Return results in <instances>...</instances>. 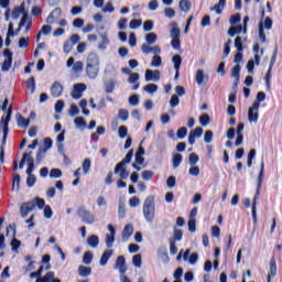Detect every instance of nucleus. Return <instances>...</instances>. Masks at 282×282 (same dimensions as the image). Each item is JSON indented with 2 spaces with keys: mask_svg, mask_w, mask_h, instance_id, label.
<instances>
[{
  "mask_svg": "<svg viewBox=\"0 0 282 282\" xmlns=\"http://www.w3.org/2000/svg\"><path fill=\"white\" fill-rule=\"evenodd\" d=\"M264 175H265V162L263 161V159H261L260 172L257 178V189H256V195L253 197V204H252V218L254 223H257V199H259V195L261 194V186L263 184Z\"/></svg>",
  "mask_w": 282,
  "mask_h": 282,
  "instance_id": "f257e3e1",
  "label": "nucleus"
},
{
  "mask_svg": "<svg viewBox=\"0 0 282 282\" xmlns=\"http://www.w3.org/2000/svg\"><path fill=\"white\" fill-rule=\"evenodd\" d=\"M36 206L43 210V208H45V199L36 197L30 202L23 203L20 207L21 217H28Z\"/></svg>",
  "mask_w": 282,
  "mask_h": 282,
  "instance_id": "f03ea898",
  "label": "nucleus"
},
{
  "mask_svg": "<svg viewBox=\"0 0 282 282\" xmlns=\"http://www.w3.org/2000/svg\"><path fill=\"white\" fill-rule=\"evenodd\" d=\"M143 217L148 224H153L155 219V197L148 196L143 203Z\"/></svg>",
  "mask_w": 282,
  "mask_h": 282,
  "instance_id": "7ed1b4c3",
  "label": "nucleus"
},
{
  "mask_svg": "<svg viewBox=\"0 0 282 282\" xmlns=\"http://www.w3.org/2000/svg\"><path fill=\"white\" fill-rule=\"evenodd\" d=\"M77 215L78 217H80L84 224H96V216L91 212L87 210V208H85L84 206L77 209Z\"/></svg>",
  "mask_w": 282,
  "mask_h": 282,
  "instance_id": "20e7f679",
  "label": "nucleus"
},
{
  "mask_svg": "<svg viewBox=\"0 0 282 282\" xmlns=\"http://www.w3.org/2000/svg\"><path fill=\"white\" fill-rule=\"evenodd\" d=\"M259 104H252V106L248 110V120L249 122L257 124L259 122Z\"/></svg>",
  "mask_w": 282,
  "mask_h": 282,
  "instance_id": "39448f33",
  "label": "nucleus"
},
{
  "mask_svg": "<svg viewBox=\"0 0 282 282\" xmlns=\"http://www.w3.org/2000/svg\"><path fill=\"white\" fill-rule=\"evenodd\" d=\"M83 91H87V85L85 84H75L73 86L72 97L75 100L83 98Z\"/></svg>",
  "mask_w": 282,
  "mask_h": 282,
  "instance_id": "423d86ee",
  "label": "nucleus"
},
{
  "mask_svg": "<svg viewBox=\"0 0 282 282\" xmlns=\"http://www.w3.org/2000/svg\"><path fill=\"white\" fill-rule=\"evenodd\" d=\"M10 118H12V106L9 107L7 117H2L1 119L3 126V142H6V138H8V124H10Z\"/></svg>",
  "mask_w": 282,
  "mask_h": 282,
  "instance_id": "0eeeda50",
  "label": "nucleus"
},
{
  "mask_svg": "<svg viewBox=\"0 0 282 282\" xmlns=\"http://www.w3.org/2000/svg\"><path fill=\"white\" fill-rule=\"evenodd\" d=\"M109 234L106 235V246L107 248H113V242L116 241V228L113 225H108Z\"/></svg>",
  "mask_w": 282,
  "mask_h": 282,
  "instance_id": "6e6552de",
  "label": "nucleus"
},
{
  "mask_svg": "<svg viewBox=\"0 0 282 282\" xmlns=\"http://www.w3.org/2000/svg\"><path fill=\"white\" fill-rule=\"evenodd\" d=\"M276 259L274 257L271 258L269 262V273L267 275V282H272V279L276 276Z\"/></svg>",
  "mask_w": 282,
  "mask_h": 282,
  "instance_id": "1a4fd4ad",
  "label": "nucleus"
},
{
  "mask_svg": "<svg viewBox=\"0 0 282 282\" xmlns=\"http://www.w3.org/2000/svg\"><path fill=\"white\" fill-rule=\"evenodd\" d=\"M3 55L6 56V59L2 64V70L10 72V67H12V52H10V50H4Z\"/></svg>",
  "mask_w": 282,
  "mask_h": 282,
  "instance_id": "9d476101",
  "label": "nucleus"
},
{
  "mask_svg": "<svg viewBox=\"0 0 282 282\" xmlns=\"http://www.w3.org/2000/svg\"><path fill=\"white\" fill-rule=\"evenodd\" d=\"M151 80L153 83H158V80H160V70H158V69H155V70L147 69L145 70V82L151 83Z\"/></svg>",
  "mask_w": 282,
  "mask_h": 282,
  "instance_id": "9b49d317",
  "label": "nucleus"
},
{
  "mask_svg": "<svg viewBox=\"0 0 282 282\" xmlns=\"http://www.w3.org/2000/svg\"><path fill=\"white\" fill-rule=\"evenodd\" d=\"M28 13V10L25 9V2H22L19 7H15L12 12H11V17L12 19L17 20L19 19V17H22Z\"/></svg>",
  "mask_w": 282,
  "mask_h": 282,
  "instance_id": "f8f14e48",
  "label": "nucleus"
},
{
  "mask_svg": "<svg viewBox=\"0 0 282 282\" xmlns=\"http://www.w3.org/2000/svg\"><path fill=\"white\" fill-rule=\"evenodd\" d=\"M141 51L143 52V54H162V48H160L158 45L150 46L147 43L142 44Z\"/></svg>",
  "mask_w": 282,
  "mask_h": 282,
  "instance_id": "ddd939ff",
  "label": "nucleus"
},
{
  "mask_svg": "<svg viewBox=\"0 0 282 282\" xmlns=\"http://www.w3.org/2000/svg\"><path fill=\"white\" fill-rule=\"evenodd\" d=\"M115 270H119L120 274L127 272V262L123 256H119L116 260Z\"/></svg>",
  "mask_w": 282,
  "mask_h": 282,
  "instance_id": "4468645a",
  "label": "nucleus"
},
{
  "mask_svg": "<svg viewBox=\"0 0 282 282\" xmlns=\"http://www.w3.org/2000/svg\"><path fill=\"white\" fill-rule=\"evenodd\" d=\"M61 14H63V11L61 8H56L54 11L50 13V15L46 18V23L47 25H52L54 21L57 19H61Z\"/></svg>",
  "mask_w": 282,
  "mask_h": 282,
  "instance_id": "2eb2a0df",
  "label": "nucleus"
},
{
  "mask_svg": "<svg viewBox=\"0 0 282 282\" xmlns=\"http://www.w3.org/2000/svg\"><path fill=\"white\" fill-rule=\"evenodd\" d=\"M51 94L53 98H61V96H63V85H61L58 82H55L51 87Z\"/></svg>",
  "mask_w": 282,
  "mask_h": 282,
  "instance_id": "dca6fc26",
  "label": "nucleus"
},
{
  "mask_svg": "<svg viewBox=\"0 0 282 282\" xmlns=\"http://www.w3.org/2000/svg\"><path fill=\"white\" fill-rule=\"evenodd\" d=\"M99 72L100 66H86V74L91 80H95V78L98 77Z\"/></svg>",
  "mask_w": 282,
  "mask_h": 282,
  "instance_id": "f3484780",
  "label": "nucleus"
},
{
  "mask_svg": "<svg viewBox=\"0 0 282 282\" xmlns=\"http://www.w3.org/2000/svg\"><path fill=\"white\" fill-rule=\"evenodd\" d=\"M86 66H100V57L96 53H90L87 56Z\"/></svg>",
  "mask_w": 282,
  "mask_h": 282,
  "instance_id": "a211bd4d",
  "label": "nucleus"
},
{
  "mask_svg": "<svg viewBox=\"0 0 282 282\" xmlns=\"http://www.w3.org/2000/svg\"><path fill=\"white\" fill-rule=\"evenodd\" d=\"M241 76V66L239 64H236L231 68V77L235 78L234 85L237 87L239 85V78Z\"/></svg>",
  "mask_w": 282,
  "mask_h": 282,
  "instance_id": "6ab92c4d",
  "label": "nucleus"
},
{
  "mask_svg": "<svg viewBox=\"0 0 282 282\" xmlns=\"http://www.w3.org/2000/svg\"><path fill=\"white\" fill-rule=\"evenodd\" d=\"M133 158V150H130L128 153H127V155H126V158L120 162V163H118L117 165H116V167H115V174H118V169L120 167V166H127V164H129L130 162H131V159Z\"/></svg>",
  "mask_w": 282,
  "mask_h": 282,
  "instance_id": "aec40b11",
  "label": "nucleus"
},
{
  "mask_svg": "<svg viewBox=\"0 0 282 282\" xmlns=\"http://www.w3.org/2000/svg\"><path fill=\"white\" fill-rule=\"evenodd\" d=\"M134 164H139V166H147L144 164V148L140 147L138 149V152L135 153V161H134Z\"/></svg>",
  "mask_w": 282,
  "mask_h": 282,
  "instance_id": "412c9836",
  "label": "nucleus"
},
{
  "mask_svg": "<svg viewBox=\"0 0 282 282\" xmlns=\"http://www.w3.org/2000/svg\"><path fill=\"white\" fill-rule=\"evenodd\" d=\"M111 257H113V250L111 249H107L101 258H100V261H99V264L105 268V265H107V262L109 261V259H111Z\"/></svg>",
  "mask_w": 282,
  "mask_h": 282,
  "instance_id": "4be33fe9",
  "label": "nucleus"
},
{
  "mask_svg": "<svg viewBox=\"0 0 282 282\" xmlns=\"http://www.w3.org/2000/svg\"><path fill=\"white\" fill-rule=\"evenodd\" d=\"M195 78H196L197 85H204V84L208 83V79H209L208 75H204V70H202V69H198L196 72Z\"/></svg>",
  "mask_w": 282,
  "mask_h": 282,
  "instance_id": "5701e85b",
  "label": "nucleus"
},
{
  "mask_svg": "<svg viewBox=\"0 0 282 282\" xmlns=\"http://www.w3.org/2000/svg\"><path fill=\"white\" fill-rule=\"evenodd\" d=\"M131 235H133V225L128 224L126 225L121 234L123 241H129V237H131Z\"/></svg>",
  "mask_w": 282,
  "mask_h": 282,
  "instance_id": "b1692460",
  "label": "nucleus"
},
{
  "mask_svg": "<svg viewBox=\"0 0 282 282\" xmlns=\"http://www.w3.org/2000/svg\"><path fill=\"white\" fill-rule=\"evenodd\" d=\"M15 120L18 122V127L28 129L30 127V119H25L21 113H17Z\"/></svg>",
  "mask_w": 282,
  "mask_h": 282,
  "instance_id": "393cba45",
  "label": "nucleus"
},
{
  "mask_svg": "<svg viewBox=\"0 0 282 282\" xmlns=\"http://www.w3.org/2000/svg\"><path fill=\"white\" fill-rule=\"evenodd\" d=\"M224 8H226V0H219L218 3L210 8V11H215L216 14H221V10H224Z\"/></svg>",
  "mask_w": 282,
  "mask_h": 282,
  "instance_id": "a878e982",
  "label": "nucleus"
},
{
  "mask_svg": "<svg viewBox=\"0 0 282 282\" xmlns=\"http://www.w3.org/2000/svg\"><path fill=\"white\" fill-rule=\"evenodd\" d=\"M52 144H54L52 139L45 138L43 147H40V149L42 150V153H47V151H50V149H52Z\"/></svg>",
  "mask_w": 282,
  "mask_h": 282,
  "instance_id": "bb28decb",
  "label": "nucleus"
},
{
  "mask_svg": "<svg viewBox=\"0 0 282 282\" xmlns=\"http://www.w3.org/2000/svg\"><path fill=\"white\" fill-rule=\"evenodd\" d=\"M116 89V79H110L105 85V91L106 94H113V90Z\"/></svg>",
  "mask_w": 282,
  "mask_h": 282,
  "instance_id": "cd10ccee",
  "label": "nucleus"
},
{
  "mask_svg": "<svg viewBox=\"0 0 282 282\" xmlns=\"http://www.w3.org/2000/svg\"><path fill=\"white\" fill-rule=\"evenodd\" d=\"M118 215L120 219H124V216L127 215L124 200H119Z\"/></svg>",
  "mask_w": 282,
  "mask_h": 282,
  "instance_id": "c85d7f7f",
  "label": "nucleus"
},
{
  "mask_svg": "<svg viewBox=\"0 0 282 282\" xmlns=\"http://www.w3.org/2000/svg\"><path fill=\"white\" fill-rule=\"evenodd\" d=\"M87 243L88 246H90V248H98V243H100V240L98 239V236L93 235L87 239Z\"/></svg>",
  "mask_w": 282,
  "mask_h": 282,
  "instance_id": "c756f323",
  "label": "nucleus"
},
{
  "mask_svg": "<svg viewBox=\"0 0 282 282\" xmlns=\"http://www.w3.org/2000/svg\"><path fill=\"white\" fill-rule=\"evenodd\" d=\"M178 6H180V10H182V12H189L192 3L188 0H181Z\"/></svg>",
  "mask_w": 282,
  "mask_h": 282,
  "instance_id": "7c9ffc66",
  "label": "nucleus"
},
{
  "mask_svg": "<svg viewBox=\"0 0 282 282\" xmlns=\"http://www.w3.org/2000/svg\"><path fill=\"white\" fill-rule=\"evenodd\" d=\"M100 39L101 42L98 45L99 50H107V45H109V37H107V34L101 33Z\"/></svg>",
  "mask_w": 282,
  "mask_h": 282,
  "instance_id": "2f4dec72",
  "label": "nucleus"
},
{
  "mask_svg": "<svg viewBox=\"0 0 282 282\" xmlns=\"http://www.w3.org/2000/svg\"><path fill=\"white\" fill-rule=\"evenodd\" d=\"M84 175H87L91 171V159H85L82 165Z\"/></svg>",
  "mask_w": 282,
  "mask_h": 282,
  "instance_id": "473e14b6",
  "label": "nucleus"
},
{
  "mask_svg": "<svg viewBox=\"0 0 282 282\" xmlns=\"http://www.w3.org/2000/svg\"><path fill=\"white\" fill-rule=\"evenodd\" d=\"M54 278H55L54 272L50 271L45 274V276L36 279L35 282H52L54 281Z\"/></svg>",
  "mask_w": 282,
  "mask_h": 282,
  "instance_id": "72a5a7b5",
  "label": "nucleus"
},
{
  "mask_svg": "<svg viewBox=\"0 0 282 282\" xmlns=\"http://www.w3.org/2000/svg\"><path fill=\"white\" fill-rule=\"evenodd\" d=\"M78 274H79V276H89L91 274V268L85 267V265H79Z\"/></svg>",
  "mask_w": 282,
  "mask_h": 282,
  "instance_id": "f704fd0d",
  "label": "nucleus"
},
{
  "mask_svg": "<svg viewBox=\"0 0 282 282\" xmlns=\"http://www.w3.org/2000/svg\"><path fill=\"white\" fill-rule=\"evenodd\" d=\"M74 123L77 129H85L87 127V121H85V118L83 117L75 118Z\"/></svg>",
  "mask_w": 282,
  "mask_h": 282,
  "instance_id": "c9c22d12",
  "label": "nucleus"
},
{
  "mask_svg": "<svg viewBox=\"0 0 282 282\" xmlns=\"http://www.w3.org/2000/svg\"><path fill=\"white\" fill-rule=\"evenodd\" d=\"M119 177H121V180H127L129 177V172L127 171V166L122 165L120 167H118V173Z\"/></svg>",
  "mask_w": 282,
  "mask_h": 282,
  "instance_id": "e433bc0d",
  "label": "nucleus"
},
{
  "mask_svg": "<svg viewBox=\"0 0 282 282\" xmlns=\"http://www.w3.org/2000/svg\"><path fill=\"white\" fill-rule=\"evenodd\" d=\"M145 41H147V45H153V43H155V41H158V34L155 33H148L145 35Z\"/></svg>",
  "mask_w": 282,
  "mask_h": 282,
  "instance_id": "4c0bfd02",
  "label": "nucleus"
},
{
  "mask_svg": "<svg viewBox=\"0 0 282 282\" xmlns=\"http://www.w3.org/2000/svg\"><path fill=\"white\" fill-rule=\"evenodd\" d=\"M172 62L174 63L175 72H180V66L182 65V56L174 55L172 58Z\"/></svg>",
  "mask_w": 282,
  "mask_h": 282,
  "instance_id": "58836bf2",
  "label": "nucleus"
},
{
  "mask_svg": "<svg viewBox=\"0 0 282 282\" xmlns=\"http://www.w3.org/2000/svg\"><path fill=\"white\" fill-rule=\"evenodd\" d=\"M132 265H134V268H142V256L141 254H135L132 257Z\"/></svg>",
  "mask_w": 282,
  "mask_h": 282,
  "instance_id": "ea45409f",
  "label": "nucleus"
},
{
  "mask_svg": "<svg viewBox=\"0 0 282 282\" xmlns=\"http://www.w3.org/2000/svg\"><path fill=\"white\" fill-rule=\"evenodd\" d=\"M230 45H232V40H228L225 43V48L223 52V58H228V55L230 54Z\"/></svg>",
  "mask_w": 282,
  "mask_h": 282,
  "instance_id": "a19ab883",
  "label": "nucleus"
},
{
  "mask_svg": "<svg viewBox=\"0 0 282 282\" xmlns=\"http://www.w3.org/2000/svg\"><path fill=\"white\" fill-rule=\"evenodd\" d=\"M171 39H180V28H177V23H173V28L171 29Z\"/></svg>",
  "mask_w": 282,
  "mask_h": 282,
  "instance_id": "79ce46f5",
  "label": "nucleus"
},
{
  "mask_svg": "<svg viewBox=\"0 0 282 282\" xmlns=\"http://www.w3.org/2000/svg\"><path fill=\"white\" fill-rule=\"evenodd\" d=\"M50 177H54L55 180H58L63 177V172L61 169H52L50 172Z\"/></svg>",
  "mask_w": 282,
  "mask_h": 282,
  "instance_id": "37998d69",
  "label": "nucleus"
},
{
  "mask_svg": "<svg viewBox=\"0 0 282 282\" xmlns=\"http://www.w3.org/2000/svg\"><path fill=\"white\" fill-rule=\"evenodd\" d=\"M186 133H188V129L186 127H182L177 130L176 137L178 140H184L186 138Z\"/></svg>",
  "mask_w": 282,
  "mask_h": 282,
  "instance_id": "c03bdc74",
  "label": "nucleus"
},
{
  "mask_svg": "<svg viewBox=\"0 0 282 282\" xmlns=\"http://www.w3.org/2000/svg\"><path fill=\"white\" fill-rule=\"evenodd\" d=\"M143 89L148 94H155V93H158V85H155V84H148L147 86H144Z\"/></svg>",
  "mask_w": 282,
  "mask_h": 282,
  "instance_id": "a18cd8bd",
  "label": "nucleus"
},
{
  "mask_svg": "<svg viewBox=\"0 0 282 282\" xmlns=\"http://www.w3.org/2000/svg\"><path fill=\"white\" fill-rule=\"evenodd\" d=\"M182 237H183V232H182V229H177V227L174 228V231H173V240L174 241H182Z\"/></svg>",
  "mask_w": 282,
  "mask_h": 282,
  "instance_id": "49530a36",
  "label": "nucleus"
},
{
  "mask_svg": "<svg viewBox=\"0 0 282 282\" xmlns=\"http://www.w3.org/2000/svg\"><path fill=\"white\" fill-rule=\"evenodd\" d=\"M199 123L202 127H206L207 124H210V117L207 113H204L199 117Z\"/></svg>",
  "mask_w": 282,
  "mask_h": 282,
  "instance_id": "de8ad7c7",
  "label": "nucleus"
},
{
  "mask_svg": "<svg viewBox=\"0 0 282 282\" xmlns=\"http://www.w3.org/2000/svg\"><path fill=\"white\" fill-rule=\"evenodd\" d=\"M94 259V254L89 251L85 252L84 258H83V263H85V265H89V263H91Z\"/></svg>",
  "mask_w": 282,
  "mask_h": 282,
  "instance_id": "09e8293b",
  "label": "nucleus"
},
{
  "mask_svg": "<svg viewBox=\"0 0 282 282\" xmlns=\"http://www.w3.org/2000/svg\"><path fill=\"white\" fill-rule=\"evenodd\" d=\"M34 184H36V176L34 174H28L26 186H29V188H32Z\"/></svg>",
  "mask_w": 282,
  "mask_h": 282,
  "instance_id": "8fccbe9b",
  "label": "nucleus"
},
{
  "mask_svg": "<svg viewBox=\"0 0 282 282\" xmlns=\"http://www.w3.org/2000/svg\"><path fill=\"white\" fill-rule=\"evenodd\" d=\"M83 67H84L83 62H75V64L72 67V72L74 74H78V73H80L83 70Z\"/></svg>",
  "mask_w": 282,
  "mask_h": 282,
  "instance_id": "3c124183",
  "label": "nucleus"
},
{
  "mask_svg": "<svg viewBox=\"0 0 282 282\" xmlns=\"http://www.w3.org/2000/svg\"><path fill=\"white\" fill-rule=\"evenodd\" d=\"M162 65V57L160 55H154L151 62L152 67H160Z\"/></svg>",
  "mask_w": 282,
  "mask_h": 282,
  "instance_id": "603ef678",
  "label": "nucleus"
},
{
  "mask_svg": "<svg viewBox=\"0 0 282 282\" xmlns=\"http://www.w3.org/2000/svg\"><path fill=\"white\" fill-rule=\"evenodd\" d=\"M30 23V17L28 15V12L22 15V19L19 23V30H21L24 25H28Z\"/></svg>",
  "mask_w": 282,
  "mask_h": 282,
  "instance_id": "864d4df0",
  "label": "nucleus"
},
{
  "mask_svg": "<svg viewBox=\"0 0 282 282\" xmlns=\"http://www.w3.org/2000/svg\"><path fill=\"white\" fill-rule=\"evenodd\" d=\"M182 164V154H174L173 155V167L177 169Z\"/></svg>",
  "mask_w": 282,
  "mask_h": 282,
  "instance_id": "5fc2aeb1",
  "label": "nucleus"
},
{
  "mask_svg": "<svg viewBox=\"0 0 282 282\" xmlns=\"http://www.w3.org/2000/svg\"><path fill=\"white\" fill-rule=\"evenodd\" d=\"M142 25V20H131L130 21V30H138V28H140Z\"/></svg>",
  "mask_w": 282,
  "mask_h": 282,
  "instance_id": "6e6d98bb",
  "label": "nucleus"
},
{
  "mask_svg": "<svg viewBox=\"0 0 282 282\" xmlns=\"http://www.w3.org/2000/svg\"><path fill=\"white\" fill-rule=\"evenodd\" d=\"M33 155V152L30 151V152H25L23 154V160H25L26 164H30V163H34V158L32 156Z\"/></svg>",
  "mask_w": 282,
  "mask_h": 282,
  "instance_id": "4d7b16f0",
  "label": "nucleus"
},
{
  "mask_svg": "<svg viewBox=\"0 0 282 282\" xmlns=\"http://www.w3.org/2000/svg\"><path fill=\"white\" fill-rule=\"evenodd\" d=\"M263 100H265V93L260 91V93H258L253 105H261V102H263Z\"/></svg>",
  "mask_w": 282,
  "mask_h": 282,
  "instance_id": "13d9d810",
  "label": "nucleus"
},
{
  "mask_svg": "<svg viewBox=\"0 0 282 282\" xmlns=\"http://www.w3.org/2000/svg\"><path fill=\"white\" fill-rule=\"evenodd\" d=\"M188 162H189L191 166H195V164H197V162H199V156L195 153H192V154H189Z\"/></svg>",
  "mask_w": 282,
  "mask_h": 282,
  "instance_id": "bf43d9fd",
  "label": "nucleus"
},
{
  "mask_svg": "<svg viewBox=\"0 0 282 282\" xmlns=\"http://www.w3.org/2000/svg\"><path fill=\"white\" fill-rule=\"evenodd\" d=\"M102 12H109V13L116 12V8L113 7V3L107 2L102 8Z\"/></svg>",
  "mask_w": 282,
  "mask_h": 282,
  "instance_id": "052dcab7",
  "label": "nucleus"
},
{
  "mask_svg": "<svg viewBox=\"0 0 282 282\" xmlns=\"http://www.w3.org/2000/svg\"><path fill=\"white\" fill-rule=\"evenodd\" d=\"M177 105H180V97H177V95H173L170 100V106L172 107V109H175Z\"/></svg>",
  "mask_w": 282,
  "mask_h": 282,
  "instance_id": "680f3d73",
  "label": "nucleus"
},
{
  "mask_svg": "<svg viewBox=\"0 0 282 282\" xmlns=\"http://www.w3.org/2000/svg\"><path fill=\"white\" fill-rule=\"evenodd\" d=\"M79 112L80 111L78 110V106H76V104H72L69 109V116L74 118V116H78Z\"/></svg>",
  "mask_w": 282,
  "mask_h": 282,
  "instance_id": "e2e57ef3",
  "label": "nucleus"
},
{
  "mask_svg": "<svg viewBox=\"0 0 282 282\" xmlns=\"http://www.w3.org/2000/svg\"><path fill=\"white\" fill-rule=\"evenodd\" d=\"M127 23H129V20H127V18H121L118 21V28L119 30H127Z\"/></svg>",
  "mask_w": 282,
  "mask_h": 282,
  "instance_id": "0e129e2a",
  "label": "nucleus"
},
{
  "mask_svg": "<svg viewBox=\"0 0 282 282\" xmlns=\"http://www.w3.org/2000/svg\"><path fill=\"white\" fill-rule=\"evenodd\" d=\"M235 47H237L238 52H243V44L241 42V37L237 36L235 39Z\"/></svg>",
  "mask_w": 282,
  "mask_h": 282,
  "instance_id": "69168bd1",
  "label": "nucleus"
},
{
  "mask_svg": "<svg viewBox=\"0 0 282 282\" xmlns=\"http://www.w3.org/2000/svg\"><path fill=\"white\" fill-rule=\"evenodd\" d=\"M204 142H206V144H210V142H213V131L207 130L205 132Z\"/></svg>",
  "mask_w": 282,
  "mask_h": 282,
  "instance_id": "338daca9",
  "label": "nucleus"
},
{
  "mask_svg": "<svg viewBox=\"0 0 282 282\" xmlns=\"http://www.w3.org/2000/svg\"><path fill=\"white\" fill-rule=\"evenodd\" d=\"M177 252V246H175V240L170 239V253L175 254Z\"/></svg>",
  "mask_w": 282,
  "mask_h": 282,
  "instance_id": "774afa93",
  "label": "nucleus"
}]
</instances>
